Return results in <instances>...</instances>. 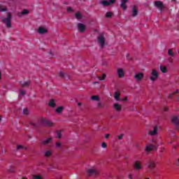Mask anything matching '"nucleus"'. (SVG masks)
<instances>
[{
	"label": "nucleus",
	"instance_id": "f03ea898",
	"mask_svg": "<svg viewBox=\"0 0 179 179\" xmlns=\"http://www.w3.org/2000/svg\"><path fill=\"white\" fill-rule=\"evenodd\" d=\"M159 78V73L156 69H152L151 72V77L150 78L152 82H155Z\"/></svg>",
	"mask_w": 179,
	"mask_h": 179
},
{
	"label": "nucleus",
	"instance_id": "e433bc0d",
	"mask_svg": "<svg viewBox=\"0 0 179 179\" xmlns=\"http://www.w3.org/2000/svg\"><path fill=\"white\" fill-rule=\"evenodd\" d=\"M56 147L57 148H60V149L62 150H64V148H62V146L61 145V143H59V142H56Z\"/></svg>",
	"mask_w": 179,
	"mask_h": 179
},
{
	"label": "nucleus",
	"instance_id": "393cba45",
	"mask_svg": "<svg viewBox=\"0 0 179 179\" xmlns=\"http://www.w3.org/2000/svg\"><path fill=\"white\" fill-rule=\"evenodd\" d=\"M91 99L94 101H100V96L99 95L92 96Z\"/></svg>",
	"mask_w": 179,
	"mask_h": 179
},
{
	"label": "nucleus",
	"instance_id": "864d4df0",
	"mask_svg": "<svg viewBox=\"0 0 179 179\" xmlns=\"http://www.w3.org/2000/svg\"><path fill=\"white\" fill-rule=\"evenodd\" d=\"M177 164H178V166L179 167V157L178 158Z\"/></svg>",
	"mask_w": 179,
	"mask_h": 179
},
{
	"label": "nucleus",
	"instance_id": "052dcab7",
	"mask_svg": "<svg viewBox=\"0 0 179 179\" xmlns=\"http://www.w3.org/2000/svg\"><path fill=\"white\" fill-rule=\"evenodd\" d=\"M178 101H179V98L178 99Z\"/></svg>",
	"mask_w": 179,
	"mask_h": 179
},
{
	"label": "nucleus",
	"instance_id": "39448f33",
	"mask_svg": "<svg viewBox=\"0 0 179 179\" xmlns=\"http://www.w3.org/2000/svg\"><path fill=\"white\" fill-rule=\"evenodd\" d=\"M152 150H157V148L155 144L147 145L145 147V152H152Z\"/></svg>",
	"mask_w": 179,
	"mask_h": 179
},
{
	"label": "nucleus",
	"instance_id": "c85d7f7f",
	"mask_svg": "<svg viewBox=\"0 0 179 179\" xmlns=\"http://www.w3.org/2000/svg\"><path fill=\"white\" fill-rule=\"evenodd\" d=\"M22 149H24V150H27V147H24L23 145H18L17 146V150H20Z\"/></svg>",
	"mask_w": 179,
	"mask_h": 179
},
{
	"label": "nucleus",
	"instance_id": "4c0bfd02",
	"mask_svg": "<svg viewBox=\"0 0 179 179\" xmlns=\"http://www.w3.org/2000/svg\"><path fill=\"white\" fill-rule=\"evenodd\" d=\"M177 93H178V90H177L176 92H174L173 93H171L169 94V98L171 99V97H173V96H174V94H177Z\"/></svg>",
	"mask_w": 179,
	"mask_h": 179
},
{
	"label": "nucleus",
	"instance_id": "dca6fc26",
	"mask_svg": "<svg viewBox=\"0 0 179 179\" xmlns=\"http://www.w3.org/2000/svg\"><path fill=\"white\" fill-rule=\"evenodd\" d=\"M128 2V0H122V3L120 4V8H123V10H127V3Z\"/></svg>",
	"mask_w": 179,
	"mask_h": 179
},
{
	"label": "nucleus",
	"instance_id": "473e14b6",
	"mask_svg": "<svg viewBox=\"0 0 179 179\" xmlns=\"http://www.w3.org/2000/svg\"><path fill=\"white\" fill-rule=\"evenodd\" d=\"M8 10V8L0 6V12H6Z\"/></svg>",
	"mask_w": 179,
	"mask_h": 179
},
{
	"label": "nucleus",
	"instance_id": "c756f323",
	"mask_svg": "<svg viewBox=\"0 0 179 179\" xmlns=\"http://www.w3.org/2000/svg\"><path fill=\"white\" fill-rule=\"evenodd\" d=\"M75 16L78 20H80V19H82V15L80 13H76Z\"/></svg>",
	"mask_w": 179,
	"mask_h": 179
},
{
	"label": "nucleus",
	"instance_id": "c03bdc74",
	"mask_svg": "<svg viewBox=\"0 0 179 179\" xmlns=\"http://www.w3.org/2000/svg\"><path fill=\"white\" fill-rule=\"evenodd\" d=\"M118 139L121 140L122 138H124V134H120V136H117Z\"/></svg>",
	"mask_w": 179,
	"mask_h": 179
},
{
	"label": "nucleus",
	"instance_id": "5fc2aeb1",
	"mask_svg": "<svg viewBox=\"0 0 179 179\" xmlns=\"http://www.w3.org/2000/svg\"><path fill=\"white\" fill-rule=\"evenodd\" d=\"M164 111H169V108H164Z\"/></svg>",
	"mask_w": 179,
	"mask_h": 179
},
{
	"label": "nucleus",
	"instance_id": "09e8293b",
	"mask_svg": "<svg viewBox=\"0 0 179 179\" xmlns=\"http://www.w3.org/2000/svg\"><path fill=\"white\" fill-rule=\"evenodd\" d=\"M127 100H128V97H124L122 99V101H127Z\"/></svg>",
	"mask_w": 179,
	"mask_h": 179
},
{
	"label": "nucleus",
	"instance_id": "bf43d9fd",
	"mask_svg": "<svg viewBox=\"0 0 179 179\" xmlns=\"http://www.w3.org/2000/svg\"><path fill=\"white\" fill-rule=\"evenodd\" d=\"M22 179H27V178L22 177Z\"/></svg>",
	"mask_w": 179,
	"mask_h": 179
},
{
	"label": "nucleus",
	"instance_id": "412c9836",
	"mask_svg": "<svg viewBox=\"0 0 179 179\" xmlns=\"http://www.w3.org/2000/svg\"><path fill=\"white\" fill-rule=\"evenodd\" d=\"M133 13L132 16L135 17V16H138V9L136 8V6H134L132 8Z\"/></svg>",
	"mask_w": 179,
	"mask_h": 179
},
{
	"label": "nucleus",
	"instance_id": "13d9d810",
	"mask_svg": "<svg viewBox=\"0 0 179 179\" xmlns=\"http://www.w3.org/2000/svg\"><path fill=\"white\" fill-rule=\"evenodd\" d=\"M0 121H2V116H0Z\"/></svg>",
	"mask_w": 179,
	"mask_h": 179
},
{
	"label": "nucleus",
	"instance_id": "b1692460",
	"mask_svg": "<svg viewBox=\"0 0 179 179\" xmlns=\"http://www.w3.org/2000/svg\"><path fill=\"white\" fill-rule=\"evenodd\" d=\"M159 69L162 73H166L167 72V67L166 66H160Z\"/></svg>",
	"mask_w": 179,
	"mask_h": 179
},
{
	"label": "nucleus",
	"instance_id": "3c124183",
	"mask_svg": "<svg viewBox=\"0 0 179 179\" xmlns=\"http://www.w3.org/2000/svg\"><path fill=\"white\" fill-rule=\"evenodd\" d=\"M1 79H2V73L0 71V80H1Z\"/></svg>",
	"mask_w": 179,
	"mask_h": 179
},
{
	"label": "nucleus",
	"instance_id": "7ed1b4c3",
	"mask_svg": "<svg viewBox=\"0 0 179 179\" xmlns=\"http://www.w3.org/2000/svg\"><path fill=\"white\" fill-rule=\"evenodd\" d=\"M98 41L100 44V46L103 48V47H104V45H106V38L104 37V35L101 34L98 37Z\"/></svg>",
	"mask_w": 179,
	"mask_h": 179
},
{
	"label": "nucleus",
	"instance_id": "58836bf2",
	"mask_svg": "<svg viewBox=\"0 0 179 179\" xmlns=\"http://www.w3.org/2000/svg\"><path fill=\"white\" fill-rule=\"evenodd\" d=\"M23 114H24V115H27L29 114V110L27 108H24Z\"/></svg>",
	"mask_w": 179,
	"mask_h": 179
},
{
	"label": "nucleus",
	"instance_id": "4be33fe9",
	"mask_svg": "<svg viewBox=\"0 0 179 179\" xmlns=\"http://www.w3.org/2000/svg\"><path fill=\"white\" fill-rule=\"evenodd\" d=\"M62 131H61V130H57L56 131V136L59 139H61V138H62Z\"/></svg>",
	"mask_w": 179,
	"mask_h": 179
},
{
	"label": "nucleus",
	"instance_id": "2eb2a0df",
	"mask_svg": "<svg viewBox=\"0 0 179 179\" xmlns=\"http://www.w3.org/2000/svg\"><path fill=\"white\" fill-rule=\"evenodd\" d=\"M149 135H151V136H155V135H157V126H155L153 130H150L149 131Z\"/></svg>",
	"mask_w": 179,
	"mask_h": 179
},
{
	"label": "nucleus",
	"instance_id": "72a5a7b5",
	"mask_svg": "<svg viewBox=\"0 0 179 179\" xmlns=\"http://www.w3.org/2000/svg\"><path fill=\"white\" fill-rule=\"evenodd\" d=\"M113 15H114V13L112 12H107L105 16L106 17H112Z\"/></svg>",
	"mask_w": 179,
	"mask_h": 179
},
{
	"label": "nucleus",
	"instance_id": "603ef678",
	"mask_svg": "<svg viewBox=\"0 0 179 179\" xmlns=\"http://www.w3.org/2000/svg\"><path fill=\"white\" fill-rule=\"evenodd\" d=\"M78 106L79 107H80V106H82V103L78 102Z\"/></svg>",
	"mask_w": 179,
	"mask_h": 179
},
{
	"label": "nucleus",
	"instance_id": "1a4fd4ad",
	"mask_svg": "<svg viewBox=\"0 0 179 179\" xmlns=\"http://www.w3.org/2000/svg\"><path fill=\"white\" fill-rule=\"evenodd\" d=\"M77 27L80 33H84L85 30H86V25L80 22L78 23Z\"/></svg>",
	"mask_w": 179,
	"mask_h": 179
},
{
	"label": "nucleus",
	"instance_id": "a18cd8bd",
	"mask_svg": "<svg viewBox=\"0 0 179 179\" xmlns=\"http://www.w3.org/2000/svg\"><path fill=\"white\" fill-rule=\"evenodd\" d=\"M128 178L129 179H134V176H132V174H129L128 175Z\"/></svg>",
	"mask_w": 179,
	"mask_h": 179
},
{
	"label": "nucleus",
	"instance_id": "9d476101",
	"mask_svg": "<svg viewBox=\"0 0 179 179\" xmlns=\"http://www.w3.org/2000/svg\"><path fill=\"white\" fill-rule=\"evenodd\" d=\"M145 77V74L143 73H137L134 75V78L136 80H142Z\"/></svg>",
	"mask_w": 179,
	"mask_h": 179
},
{
	"label": "nucleus",
	"instance_id": "a19ab883",
	"mask_svg": "<svg viewBox=\"0 0 179 179\" xmlns=\"http://www.w3.org/2000/svg\"><path fill=\"white\" fill-rule=\"evenodd\" d=\"M20 96H24V94H26V91L20 90Z\"/></svg>",
	"mask_w": 179,
	"mask_h": 179
},
{
	"label": "nucleus",
	"instance_id": "8fccbe9b",
	"mask_svg": "<svg viewBox=\"0 0 179 179\" xmlns=\"http://www.w3.org/2000/svg\"><path fill=\"white\" fill-rule=\"evenodd\" d=\"M105 138H106V139H108V138H110V134H106Z\"/></svg>",
	"mask_w": 179,
	"mask_h": 179
},
{
	"label": "nucleus",
	"instance_id": "37998d69",
	"mask_svg": "<svg viewBox=\"0 0 179 179\" xmlns=\"http://www.w3.org/2000/svg\"><path fill=\"white\" fill-rule=\"evenodd\" d=\"M101 147L106 149V148H107V143H106V142L102 143Z\"/></svg>",
	"mask_w": 179,
	"mask_h": 179
},
{
	"label": "nucleus",
	"instance_id": "0eeeda50",
	"mask_svg": "<svg viewBox=\"0 0 179 179\" xmlns=\"http://www.w3.org/2000/svg\"><path fill=\"white\" fill-rule=\"evenodd\" d=\"M133 166L134 170H137V171L142 170V163H141V162L139 161H135Z\"/></svg>",
	"mask_w": 179,
	"mask_h": 179
},
{
	"label": "nucleus",
	"instance_id": "bb28decb",
	"mask_svg": "<svg viewBox=\"0 0 179 179\" xmlns=\"http://www.w3.org/2000/svg\"><path fill=\"white\" fill-rule=\"evenodd\" d=\"M121 96V94L118 92H115V99L116 101H120V96Z\"/></svg>",
	"mask_w": 179,
	"mask_h": 179
},
{
	"label": "nucleus",
	"instance_id": "4468645a",
	"mask_svg": "<svg viewBox=\"0 0 179 179\" xmlns=\"http://www.w3.org/2000/svg\"><path fill=\"white\" fill-rule=\"evenodd\" d=\"M52 141V138H48L45 140L42 141L41 145H43L44 146H47V145H50L51 142Z\"/></svg>",
	"mask_w": 179,
	"mask_h": 179
},
{
	"label": "nucleus",
	"instance_id": "f257e3e1",
	"mask_svg": "<svg viewBox=\"0 0 179 179\" xmlns=\"http://www.w3.org/2000/svg\"><path fill=\"white\" fill-rule=\"evenodd\" d=\"M12 20V15L10 13H8L7 17L3 18L2 20L3 23H5L6 24L7 27L10 28L12 27V24H10V21Z\"/></svg>",
	"mask_w": 179,
	"mask_h": 179
},
{
	"label": "nucleus",
	"instance_id": "ea45409f",
	"mask_svg": "<svg viewBox=\"0 0 179 179\" xmlns=\"http://www.w3.org/2000/svg\"><path fill=\"white\" fill-rule=\"evenodd\" d=\"M22 15H27V13H29V10H23L21 13Z\"/></svg>",
	"mask_w": 179,
	"mask_h": 179
},
{
	"label": "nucleus",
	"instance_id": "9b49d317",
	"mask_svg": "<svg viewBox=\"0 0 179 179\" xmlns=\"http://www.w3.org/2000/svg\"><path fill=\"white\" fill-rule=\"evenodd\" d=\"M42 123L43 124V125H45V127H54V123L50 120H42Z\"/></svg>",
	"mask_w": 179,
	"mask_h": 179
},
{
	"label": "nucleus",
	"instance_id": "a211bd4d",
	"mask_svg": "<svg viewBox=\"0 0 179 179\" xmlns=\"http://www.w3.org/2000/svg\"><path fill=\"white\" fill-rule=\"evenodd\" d=\"M38 33H39V34H45V33H47V29L43 27H40L38 29Z\"/></svg>",
	"mask_w": 179,
	"mask_h": 179
},
{
	"label": "nucleus",
	"instance_id": "79ce46f5",
	"mask_svg": "<svg viewBox=\"0 0 179 179\" xmlns=\"http://www.w3.org/2000/svg\"><path fill=\"white\" fill-rule=\"evenodd\" d=\"M59 76H60V78H64L65 76V73L60 72L59 74Z\"/></svg>",
	"mask_w": 179,
	"mask_h": 179
},
{
	"label": "nucleus",
	"instance_id": "a878e982",
	"mask_svg": "<svg viewBox=\"0 0 179 179\" xmlns=\"http://www.w3.org/2000/svg\"><path fill=\"white\" fill-rule=\"evenodd\" d=\"M62 111H64V106H59L56 108V113H57L58 114L62 113Z\"/></svg>",
	"mask_w": 179,
	"mask_h": 179
},
{
	"label": "nucleus",
	"instance_id": "4d7b16f0",
	"mask_svg": "<svg viewBox=\"0 0 179 179\" xmlns=\"http://www.w3.org/2000/svg\"><path fill=\"white\" fill-rule=\"evenodd\" d=\"M169 62H173V60H171V59H169Z\"/></svg>",
	"mask_w": 179,
	"mask_h": 179
},
{
	"label": "nucleus",
	"instance_id": "f704fd0d",
	"mask_svg": "<svg viewBox=\"0 0 179 179\" xmlns=\"http://www.w3.org/2000/svg\"><path fill=\"white\" fill-rule=\"evenodd\" d=\"M29 124L31 125L32 128H37L38 127V124H37L33 122H30Z\"/></svg>",
	"mask_w": 179,
	"mask_h": 179
},
{
	"label": "nucleus",
	"instance_id": "7c9ffc66",
	"mask_svg": "<svg viewBox=\"0 0 179 179\" xmlns=\"http://www.w3.org/2000/svg\"><path fill=\"white\" fill-rule=\"evenodd\" d=\"M168 55H169V57H174V55H175V54H174V52H173V50H171V49H169V50H168Z\"/></svg>",
	"mask_w": 179,
	"mask_h": 179
},
{
	"label": "nucleus",
	"instance_id": "6e6552de",
	"mask_svg": "<svg viewBox=\"0 0 179 179\" xmlns=\"http://www.w3.org/2000/svg\"><path fill=\"white\" fill-rule=\"evenodd\" d=\"M155 5L156 8H157L160 10H163V9L164 8V5L163 4V2H162L161 1H155Z\"/></svg>",
	"mask_w": 179,
	"mask_h": 179
},
{
	"label": "nucleus",
	"instance_id": "5701e85b",
	"mask_svg": "<svg viewBox=\"0 0 179 179\" xmlns=\"http://www.w3.org/2000/svg\"><path fill=\"white\" fill-rule=\"evenodd\" d=\"M52 155V151L51 150H47L45 152L44 156L45 157H50Z\"/></svg>",
	"mask_w": 179,
	"mask_h": 179
},
{
	"label": "nucleus",
	"instance_id": "6ab92c4d",
	"mask_svg": "<svg viewBox=\"0 0 179 179\" xmlns=\"http://www.w3.org/2000/svg\"><path fill=\"white\" fill-rule=\"evenodd\" d=\"M113 108H115L116 111H121V110H122V108H121V106L118 103H114Z\"/></svg>",
	"mask_w": 179,
	"mask_h": 179
},
{
	"label": "nucleus",
	"instance_id": "ddd939ff",
	"mask_svg": "<svg viewBox=\"0 0 179 179\" xmlns=\"http://www.w3.org/2000/svg\"><path fill=\"white\" fill-rule=\"evenodd\" d=\"M87 176H97L99 174V171L96 169H88L87 171Z\"/></svg>",
	"mask_w": 179,
	"mask_h": 179
},
{
	"label": "nucleus",
	"instance_id": "20e7f679",
	"mask_svg": "<svg viewBox=\"0 0 179 179\" xmlns=\"http://www.w3.org/2000/svg\"><path fill=\"white\" fill-rule=\"evenodd\" d=\"M116 2H117V0H109V1H101V3L103 6H110V5H113V3H115Z\"/></svg>",
	"mask_w": 179,
	"mask_h": 179
},
{
	"label": "nucleus",
	"instance_id": "cd10ccee",
	"mask_svg": "<svg viewBox=\"0 0 179 179\" xmlns=\"http://www.w3.org/2000/svg\"><path fill=\"white\" fill-rule=\"evenodd\" d=\"M49 106L50 107H55V101L54 99H50V102H49Z\"/></svg>",
	"mask_w": 179,
	"mask_h": 179
},
{
	"label": "nucleus",
	"instance_id": "aec40b11",
	"mask_svg": "<svg viewBox=\"0 0 179 179\" xmlns=\"http://www.w3.org/2000/svg\"><path fill=\"white\" fill-rule=\"evenodd\" d=\"M117 75L119 76V78H124V70H122V69H117Z\"/></svg>",
	"mask_w": 179,
	"mask_h": 179
},
{
	"label": "nucleus",
	"instance_id": "de8ad7c7",
	"mask_svg": "<svg viewBox=\"0 0 179 179\" xmlns=\"http://www.w3.org/2000/svg\"><path fill=\"white\" fill-rule=\"evenodd\" d=\"M127 59H129V60L132 59L131 58V55H129V54H127Z\"/></svg>",
	"mask_w": 179,
	"mask_h": 179
},
{
	"label": "nucleus",
	"instance_id": "423d86ee",
	"mask_svg": "<svg viewBox=\"0 0 179 179\" xmlns=\"http://www.w3.org/2000/svg\"><path fill=\"white\" fill-rule=\"evenodd\" d=\"M172 122H173V124H174L176 129H178V131H179V119H178V117L173 116L172 117Z\"/></svg>",
	"mask_w": 179,
	"mask_h": 179
},
{
	"label": "nucleus",
	"instance_id": "c9c22d12",
	"mask_svg": "<svg viewBox=\"0 0 179 179\" xmlns=\"http://www.w3.org/2000/svg\"><path fill=\"white\" fill-rule=\"evenodd\" d=\"M106 76H107L106 74H103L101 76H99L98 79H99V80H104V79H106Z\"/></svg>",
	"mask_w": 179,
	"mask_h": 179
},
{
	"label": "nucleus",
	"instance_id": "49530a36",
	"mask_svg": "<svg viewBox=\"0 0 179 179\" xmlns=\"http://www.w3.org/2000/svg\"><path fill=\"white\" fill-rule=\"evenodd\" d=\"M67 12H72V7H67Z\"/></svg>",
	"mask_w": 179,
	"mask_h": 179
},
{
	"label": "nucleus",
	"instance_id": "f3484780",
	"mask_svg": "<svg viewBox=\"0 0 179 179\" xmlns=\"http://www.w3.org/2000/svg\"><path fill=\"white\" fill-rule=\"evenodd\" d=\"M30 81H21L20 85L22 87H29L30 86Z\"/></svg>",
	"mask_w": 179,
	"mask_h": 179
},
{
	"label": "nucleus",
	"instance_id": "f8f14e48",
	"mask_svg": "<svg viewBox=\"0 0 179 179\" xmlns=\"http://www.w3.org/2000/svg\"><path fill=\"white\" fill-rule=\"evenodd\" d=\"M148 167L150 170H155V168L156 167V162L154 161H148Z\"/></svg>",
	"mask_w": 179,
	"mask_h": 179
},
{
	"label": "nucleus",
	"instance_id": "6e6d98bb",
	"mask_svg": "<svg viewBox=\"0 0 179 179\" xmlns=\"http://www.w3.org/2000/svg\"><path fill=\"white\" fill-rule=\"evenodd\" d=\"M98 106H99V107H102L101 103H98Z\"/></svg>",
	"mask_w": 179,
	"mask_h": 179
},
{
	"label": "nucleus",
	"instance_id": "2f4dec72",
	"mask_svg": "<svg viewBox=\"0 0 179 179\" xmlns=\"http://www.w3.org/2000/svg\"><path fill=\"white\" fill-rule=\"evenodd\" d=\"M32 178L33 179H43L41 175H33Z\"/></svg>",
	"mask_w": 179,
	"mask_h": 179
}]
</instances>
